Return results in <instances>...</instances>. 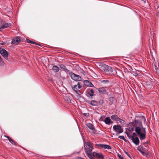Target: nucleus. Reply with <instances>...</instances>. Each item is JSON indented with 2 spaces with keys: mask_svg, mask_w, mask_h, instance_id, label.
I'll list each match as a JSON object with an SVG mask.
<instances>
[{
  "mask_svg": "<svg viewBox=\"0 0 159 159\" xmlns=\"http://www.w3.org/2000/svg\"><path fill=\"white\" fill-rule=\"evenodd\" d=\"M84 151L88 156L90 159H93L92 151L93 149L92 144L90 142H86L84 143Z\"/></svg>",
  "mask_w": 159,
  "mask_h": 159,
  "instance_id": "obj_1",
  "label": "nucleus"
},
{
  "mask_svg": "<svg viewBox=\"0 0 159 159\" xmlns=\"http://www.w3.org/2000/svg\"><path fill=\"white\" fill-rule=\"evenodd\" d=\"M135 131L141 140H143L145 139L146 132L145 128L142 129L139 127H136L135 128Z\"/></svg>",
  "mask_w": 159,
  "mask_h": 159,
  "instance_id": "obj_2",
  "label": "nucleus"
},
{
  "mask_svg": "<svg viewBox=\"0 0 159 159\" xmlns=\"http://www.w3.org/2000/svg\"><path fill=\"white\" fill-rule=\"evenodd\" d=\"M102 67L103 68L104 71L109 75H115L117 74V72L115 69L110 66L105 65L103 66Z\"/></svg>",
  "mask_w": 159,
  "mask_h": 159,
  "instance_id": "obj_3",
  "label": "nucleus"
},
{
  "mask_svg": "<svg viewBox=\"0 0 159 159\" xmlns=\"http://www.w3.org/2000/svg\"><path fill=\"white\" fill-rule=\"evenodd\" d=\"M70 76L71 79L73 80L78 81H79L81 80L82 78L80 75H76L72 72L70 73Z\"/></svg>",
  "mask_w": 159,
  "mask_h": 159,
  "instance_id": "obj_4",
  "label": "nucleus"
},
{
  "mask_svg": "<svg viewBox=\"0 0 159 159\" xmlns=\"http://www.w3.org/2000/svg\"><path fill=\"white\" fill-rule=\"evenodd\" d=\"M92 154V156L93 158V159H95V158L98 159H103L104 158V156L101 153H97L96 152H93Z\"/></svg>",
  "mask_w": 159,
  "mask_h": 159,
  "instance_id": "obj_5",
  "label": "nucleus"
},
{
  "mask_svg": "<svg viewBox=\"0 0 159 159\" xmlns=\"http://www.w3.org/2000/svg\"><path fill=\"white\" fill-rule=\"evenodd\" d=\"M8 52L2 48H0V53L3 57L7 59L8 56Z\"/></svg>",
  "mask_w": 159,
  "mask_h": 159,
  "instance_id": "obj_6",
  "label": "nucleus"
},
{
  "mask_svg": "<svg viewBox=\"0 0 159 159\" xmlns=\"http://www.w3.org/2000/svg\"><path fill=\"white\" fill-rule=\"evenodd\" d=\"M113 129L117 133L120 134L123 132V129L120 125H115L113 127Z\"/></svg>",
  "mask_w": 159,
  "mask_h": 159,
  "instance_id": "obj_7",
  "label": "nucleus"
},
{
  "mask_svg": "<svg viewBox=\"0 0 159 159\" xmlns=\"http://www.w3.org/2000/svg\"><path fill=\"white\" fill-rule=\"evenodd\" d=\"M128 136L132 140L133 142L136 145H138L139 143V140L137 137H134V136H129L127 134Z\"/></svg>",
  "mask_w": 159,
  "mask_h": 159,
  "instance_id": "obj_8",
  "label": "nucleus"
},
{
  "mask_svg": "<svg viewBox=\"0 0 159 159\" xmlns=\"http://www.w3.org/2000/svg\"><path fill=\"white\" fill-rule=\"evenodd\" d=\"M21 38L20 37L17 36L13 39L11 42L12 44L15 45H17L20 43V42Z\"/></svg>",
  "mask_w": 159,
  "mask_h": 159,
  "instance_id": "obj_9",
  "label": "nucleus"
},
{
  "mask_svg": "<svg viewBox=\"0 0 159 159\" xmlns=\"http://www.w3.org/2000/svg\"><path fill=\"white\" fill-rule=\"evenodd\" d=\"M73 90L76 93L78 94L77 90L78 89H80L81 88V86L80 82H78L77 84L73 86L72 87Z\"/></svg>",
  "mask_w": 159,
  "mask_h": 159,
  "instance_id": "obj_10",
  "label": "nucleus"
},
{
  "mask_svg": "<svg viewBox=\"0 0 159 159\" xmlns=\"http://www.w3.org/2000/svg\"><path fill=\"white\" fill-rule=\"evenodd\" d=\"M145 149V148L141 146H138L137 148L138 150L139 151L143 156H147L148 154L144 152Z\"/></svg>",
  "mask_w": 159,
  "mask_h": 159,
  "instance_id": "obj_11",
  "label": "nucleus"
},
{
  "mask_svg": "<svg viewBox=\"0 0 159 159\" xmlns=\"http://www.w3.org/2000/svg\"><path fill=\"white\" fill-rule=\"evenodd\" d=\"M99 147L102 148L103 149H111V147L107 144H99L98 145Z\"/></svg>",
  "mask_w": 159,
  "mask_h": 159,
  "instance_id": "obj_12",
  "label": "nucleus"
},
{
  "mask_svg": "<svg viewBox=\"0 0 159 159\" xmlns=\"http://www.w3.org/2000/svg\"><path fill=\"white\" fill-rule=\"evenodd\" d=\"M11 24L10 23H5L3 25L0 26V31H1L2 30L8 27L9 26L11 25Z\"/></svg>",
  "mask_w": 159,
  "mask_h": 159,
  "instance_id": "obj_13",
  "label": "nucleus"
},
{
  "mask_svg": "<svg viewBox=\"0 0 159 159\" xmlns=\"http://www.w3.org/2000/svg\"><path fill=\"white\" fill-rule=\"evenodd\" d=\"M104 121L105 124L108 125H110L113 123V122L111 121V119L108 117L106 118Z\"/></svg>",
  "mask_w": 159,
  "mask_h": 159,
  "instance_id": "obj_14",
  "label": "nucleus"
},
{
  "mask_svg": "<svg viewBox=\"0 0 159 159\" xmlns=\"http://www.w3.org/2000/svg\"><path fill=\"white\" fill-rule=\"evenodd\" d=\"M60 68L65 71L66 72L68 73L70 72V71L68 70L66 66L63 64H61L59 65Z\"/></svg>",
  "mask_w": 159,
  "mask_h": 159,
  "instance_id": "obj_15",
  "label": "nucleus"
},
{
  "mask_svg": "<svg viewBox=\"0 0 159 159\" xmlns=\"http://www.w3.org/2000/svg\"><path fill=\"white\" fill-rule=\"evenodd\" d=\"M111 118L112 120L116 121H118L120 119L118 116L116 115H112L111 116Z\"/></svg>",
  "mask_w": 159,
  "mask_h": 159,
  "instance_id": "obj_16",
  "label": "nucleus"
},
{
  "mask_svg": "<svg viewBox=\"0 0 159 159\" xmlns=\"http://www.w3.org/2000/svg\"><path fill=\"white\" fill-rule=\"evenodd\" d=\"M84 82L86 84V85L88 86H89L90 87H94L93 85L92 84V83L89 81L88 80H85Z\"/></svg>",
  "mask_w": 159,
  "mask_h": 159,
  "instance_id": "obj_17",
  "label": "nucleus"
},
{
  "mask_svg": "<svg viewBox=\"0 0 159 159\" xmlns=\"http://www.w3.org/2000/svg\"><path fill=\"white\" fill-rule=\"evenodd\" d=\"M98 90L100 93H106V90L104 88H99Z\"/></svg>",
  "mask_w": 159,
  "mask_h": 159,
  "instance_id": "obj_18",
  "label": "nucleus"
},
{
  "mask_svg": "<svg viewBox=\"0 0 159 159\" xmlns=\"http://www.w3.org/2000/svg\"><path fill=\"white\" fill-rule=\"evenodd\" d=\"M87 127L90 129L92 130H93L94 129V128L93 126V125L91 123H88L87 124Z\"/></svg>",
  "mask_w": 159,
  "mask_h": 159,
  "instance_id": "obj_19",
  "label": "nucleus"
},
{
  "mask_svg": "<svg viewBox=\"0 0 159 159\" xmlns=\"http://www.w3.org/2000/svg\"><path fill=\"white\" fill-rule=\"evenodd\" d=\"M52 69L55 72H57L59 71V67L56 66H54L52 67Z\"/></svg>",
  "mask_w": 159,
  "mask_h": 159,
  "instance_id": "obj_20",
  "label": "nucleus"
},
{
  "mask_svg": "<svg viewBox=\"0 0 159 159\" xmlns=\"http://www.w3.org/2000/svg\"><path fill=\"white\" fill-rule=\"evenodd\" d=\"M90 104L93 106H96L97 105L98 102L95 101L93 100L90 102Z\"/></svg>",
  "mask_w": 159,
  "mask_h": 159,
  "instance_id": "obj_21",
  "label": "nucleus"
},
{
  "mask_svg": "<svg viewBox=\"0 0 159 159\" xmlns=\"http://www.w3.org/2000/svg\"><path fill=\"white\" fill-rule=\"evenodd\" d=\"M27 41L28 43H30L33 44H36V45H39V44L38 43H37L35 42L31 41L29 39H27Z\"/></svg>",
  "mask_w": 159,
  "mask_h": 159,
  "instance_id": "obj_22",
  "label": "nucleus"
},
{
  "mask_svg": "<svg viewBox=\"0 0 159 159\" xmlns=\"http://www.w3.org/2000/svg\"><path fill=\"white\" fill-rule=\"evenodd\" d=\"M94 94V90L93 89H91L90 91L88 92V94L91 96L92 97Z\"/></svg>",
  "mask_w": 159,
  "mask_h": 159,
  "instance_id": "obj_23",
  "label": "nucleus"
},
{
  "mask_svg": "<svg viewBox=\"0 0 159 159\" xmlns=\"http://www.w3.org/2000/svg\"><path fill=\"white\" fill-rule=\"evenodd\" d=\"M5 64V62L0 56V65H4Z\"/></svg>",
  "mask_w": 159,
  "mask_h": 159,
  "instance_id": "obj_24",
  "label": "nucleus"
},
{
  "mask_svg": "<svg viewBox=\"0 0 159 159\" xmlns=\"http://www.w3.org/2000/svg\"><path fill=\"white\" fill-rule=\"evenodd\" d=\"M118 121H119L121 124L125 125V120H122L120 118Z\"/></svg>",
  "mask_w": 159,
  "mask_h": 159,
  "instance_id": "obj_25",
  "label": "nucleus"
},
{
  "mask_svg": "<svg viewBox=\"0 0 159 159\" xmlns=\"http://www.w3.org/2000/svg\"><path fill=\"white\" fill-rule=\"evenodd\" d=\"M9 141L12 144L16 145V144L15 141H14L11 138L9 139Z\"/></svg>",
  "mask_w": 159,
  "mask_h": 159,
  "instance_id": "obj_26",
  "label": "nucleus"
},
{
  "mask_svg": "<svg viewBox=\"0 0 159 159\" xmlns=\"http://www.w3.org/2000/svg\"><path fill=\"white\" fill-rule=\"evenodd\" d=\"M137 123H138V122H137V121L135 120V121H133L132 122V125L134 127H135V126H137Z\"/></svg>",
  "mask_w": 159,
  "mask_h": 159,
  "instance_id": "obj_27",
  "label": "nucleus"
},
{
  "mask_svg": "<svg viewBox=\"0 0 159 159\" xmlns=\"http://www.w3.org/2000/svg\"><path fill=\"white\" fill-rule=\"evenodd\" d=\"M109 81L107 80H103L101 81V82L105 84L109 82Z\"/></svg>",
  "mask_w": 159,
  "mask_h": 159,
  "instance_id": "obj_28",
  "label": "nucleus"
},
{
  "mask_svg": "<svg viewBox=\"0 0 159 159\" xmlns=\"http://www.w3.org/2000/svg\"><path fill=\"white\" fill-rule=\"evenodd\" d=\"M118 138H120L121 139H123L125 141H126V139L124 138V136H120L118 137Z\"/></svg>",
  "mask_w": 159,
  "mask_h": 159,
  "instance_id": "obj_29",
  "label": "nucleus"
},
{
  "mask_svg": "<svg viewBox=\"0 0 159 159\" xmlns=\"http://www.w3.org/2000/svg\"><path fill=\"white\" fill-rule=\"evenodd\" d=\"M132 136H134V137H137L136 134L135 133H134L133 134V135Z\"/></svg>",
  "mask_w": 159,
  "mask_h": 159,
  "instance_id": "obj_30",
  "label": "nucleus"
},
{
  "mask_svg": "<svg viewBox=\"0 0 159 159\" xmlns=\"http://www.w3.org/2000/svg\"><path fill=\"white\" fill-rule=\"evenodd\" d=\"M118 157H119V158L120 159H123V157H122L120 155H118Z\"/></svg>",
  "mask_w": 159,
  "mask_h": 159,
  "instance_id": "obj_31",
  "label": "nucleus"
},
{
  "mask_svg": "<svg viewBox=\"0 0 159 159\" xmlns=\"http://www.w3.org/2000/svg\"><path fill=\"white\" fill-rule=\"evenodd\" d=\"M83 114L84 116H85L88 117L89 116V115L87 113H83Z\"/></svg>",
  "mask_w": 159,
  "mask_h": 159,
  "instance_id": "obj_32",
  "label": "nucleus"
},
{
  "mask_svg": "<svg viewBox=\"0 0 159 159\" xmlns=\"http://www.w3.org/2000/svg\"><path fill=\"white\" fill-rule=\"evenodd\" d=\"M125 153L129 157V158H131L130 155L127 152H125Z\"/></svg>",
  "mask_w": 159,
  "mask_h": 159,
  "instance_id": "obj_33",
  "label": "nucleus"
},
{
  "mask_svg": "<svg viewBox=\"0 0 159 159\" xmlns=\"http://www.w3.org/2000/svg\"><path fill=\"white\" fill-rule=\"evenodd\" d=\"M4 136L5 137L8 138V140H9V139H10L11 138L9 136H7V135H4Z\"/></svg>",
  "mask_w": 159,
  "mask_h": 159,
  "instance_id": "obj_34",
  "label": "nucleus"
},
{
  "mask_svg": "<svg viewBox=\"0 0 159 159\" xmlns=\"http://www.w3.org/2000/svg\"><path fill=\"white\" fill-rule=\"evenodd\" d=\"M100 121H103V120H102L101 119V118L100 119Z\"/></svg>",
  "mask_w": 159,
  "mask_h": 159,
  "instance_id": "obj_35",
  "label": "nucleus"
},
{
  "mask_svg": "<svg viewBox=\"0 0 159 159\" xmlns=\"http://www.w3.org/2000/svg\"><path fill=\"white\" fill-rule=\"evenodd\" d=\"M155 68L156 69H157V67L156 66H155Z\"/></svg>",
  "mask_w": 159,
  "mask_h": 159,
  "instance_id": "obj_36",
  "label": "nucleus"
},
{
  "mask_svg": "<svg viewBox=\"0 0 159 159\" xmlns=\"http://www.w3.org/2000/svg\"><path fill=\"white\" fill-rule=\"evenodd\" d=\"M144 121H145V118L144 119Z\"/></svg>",
  "mask_w": 159,
  "mask_h": 159,
  "instance_id": "obj_37",
  "label": "nucleus"
},
{
  "mask_svg": "<svg viewBox=\"0 0 159 159\" xmlns=\"http://www.w3.org/2000/svg\"><path fill=\"white\" fill-rule=\"evenodd\" d=\"M143 0V1H144V0Z\"/></svg>",
  "mask_w": 159,
  "mask_h": 159,
  "instance_id": "obj_38",
  "label": "nucleus"
}]
</instances>
